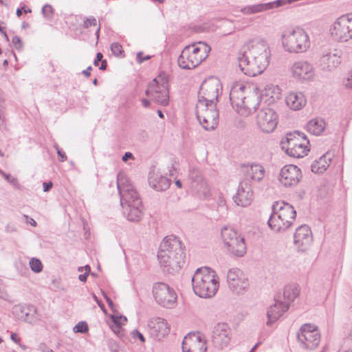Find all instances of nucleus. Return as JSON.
<instances>
[{"label":"nucleus","mask_w":352,"mask_h":352,"mask_svg":"<svg viewBox=\"0 0 352 352\" xmlns=\"http://www.w3.org/2000/svg\"><path fill=\"white\" fill-rule=\"evenodd\" d=\"M3 177L5 178V179L8 182L10 181V178H11L12 176H11V175H9V174H7V173H6L5 175H3Z\"/></svg>","instance_id":"nucleus-58"},{"label":"nucleus","mask_w":352,"mask_h":352,"mask_svg":"<svg viewBox=\"0 0 352 352\" xmlns=\"http://www.w3.org/2000/svg\"><path fill=\"white\" fill-rule=\"evenodd\" d=\"M117 188L120 197L121 206L142 205L141 198L129 178L122 173L117 175Z\"/></svg>","instance_id":"nucleus-10"},{"label":"nucleus","mask_w":352,"mask_h":352,"mask_svg":"<svg viewBox=\"0 0 352 352\" xmlns=\"http://www.w3.org/2000/svg\"><path fill=\"white\" fill-rule=\"evenodd\" d=\"M91 66H89L86 69L82 71V74L86 77H89L91 75Z\"/></svg>","instance_id":"nucleus-53"},{"label":"nucleus","mask_w":352,"mask_h":352,"mask_svg":"<svg viewBox=\"0 0 352 352\" xmlns=\"http://www.w3.org/2000/svg\"><path fill=\"white\" fill-rule=\"evenodd\" d=\"M97 25L96 19L94 16L85 17L82 24V28L87 29L91 26H96Z\"/></svg>","instance_id":"nucleus-38"},{"label":"nucleus","mask_w":352,"mask_h":352,"mask_svg":"<svg viewBox=\"0 0 352 352\" xmlns=\"http://www.w3.org/2000/svg\"><path fill=\"white\" fill-rule=\"evenodd\" d=\"M296 217V210L292 205L284 201H276L272 206V213L267 224L275 232L285 231L292 226Z\"/></svg>","instance_id":"nucleus-5"},{"label":"nucleus","mask_w":352,"mask_h":352,"mask_svg":"<svg viewBox=\"0 0 352 352\" xmlns=\"http://www.w3.org/2000/svg\"><path fill=\"white\" fill-rule=\"evenodd\" d=\"M270 50L267 42L254 38L246 43L237 58L241 70L247 76L261 74L270 63Z\"/></svg>","instance_id":"nucleus-1"},{"label":"nucleus","mask_w":352,"mask_h":352,"mask_svg":"<svg viewBox=\"0 0 352 352\" xmlns=\"http://www.w3.org/2000/svg\"><path fill=\"white\" fill-rule=\"evenodd\" d=\"M145 94L156 103L166 106L169 100L168 80L162 76L154 78L149 83Z\"/></svg>","instance_id":"nucleus-13"},{"label":"nucleus","mask_w":352,"mask_h":352,"mask_svg":"<svg viewBox=\"0 0 352 352\" xmlns=\"http://www.w3.org/2000/svg\"><path fill=\"white\" fill-rule=\"evenodd\" d=\"M122 206L124 209V213L129 221L138 222L142 219V205L130 204Z\"/></svg>","instance_id":"nucleus-31"},{"label":"nucleus","mask_w":352,"mask_h":352,"mask_svg":"<svg viewBox=\"0 0 352 352\" xmlns=\"http://www.w3.org/2000/svg\"><path fill=\"white\" fill-rule=\"evenodd\" d=\"M302 179L300 169L295 165L284 166L278 175L279 182L285 186L289 187L297 185Z\"/></svg>","instance_id":"nucleus-21"},{"label":"nucleus","mask_w":352,"mask_h":352,"mask_svg":"<svg viewBox=\"0 0 352 352\" xmlns=\"http://www.w3.org/2000/svg\"><path fill=\"white\" fill-rule=\"evenodd\" d=\"M220 80L211 77L203 82L198 92V101L203 103H217L218 97L221 93Z\"/></svg>","instance_id":"nucleus-14"},{"label":"nucleus","mask_w":352,"mask_h":352,"mask_svg":"<svg viewBox=\"0 0 352 352\" xmlns=\"http://www.w3.org/2000/svg\"><path fill=\"white\" fill-rule=\"evenodd\" d=\"M85 270V272H88V274H89L90 272V270H91V268H90V266L88 265H86L85 267H84Z\"/></svg>","instance_id":"nucleus-64"},{"label":"nucleus","mask_w":352,"mask_h":352,"mask_svg":"<svg viewBox=\"0 0 352 352\" xmlns=\"http://www.w3.org/2000/svg\"><path fill=\"white\" fill-rule=\"evenodd\" d=\"M8 182L15 188L19 190L21 189V185L19 184L16 177H12Z\"/></svg>","instance_id":"nucleus-45"},{"label":"nucleus","mask_w":352,"mask_h":352,"mask_svg":"<svg viewBox=\"0 0 352 352\" xmlns=\"http://www.w3.org/2000/svg\"><path fill=\"white\" fill-rule=\"evenodd\" d=\"M341 61V56L336 53V50L333 52L324 50L320 56L319 66L322 70L332 71L339 66Z\"/></svg>","instance_id":"nucleus-27"},{"label":"nucleus","mask_w":352,"mask_h":352,"mask_svg":"<svg viewBox=\"0 0 352 352\" xmlns=\"http://www.w3.org/2000/svg\"><path fill=\"white\" fill-rule=\"evenodd\" d=\"M175 185H176L178 188H181L182 187V182H181V181H180V180H177V181L175 182Z\"/></svg>","instance_id":"nucleus-62"},{"label":"nucleus","mask_w":352,"mask_h":352,"mask_svg":"<svg viewBox=\"0 0 352 352\" xmlns=\"http://www.w3.org/2000/svg\"><path fill=\"white\" fill-rule=\"evenodd\" d=\"M107 60H102L101 65H100V67H99V69H100V70H105V69H106V68H107Z\"/></svg>","instance_id":"nucleus-57"},{"label":"nucleus","mask_w":352,"mask_h":352,"mask_svg":"<svg viewBox=\"0 0 352 352\" xmlns=\"http://www.w3.org/2000/svg\"><path fill=\"white\" fill-rule=\"evenodd\" d=\"M285 102L291 109L297 111L305 106L307 100L302 92H291L286 96Z\"/></svg>","instance_id":"nucleus-29"},{"label":"nucleus","mask_w":352,"mask_h":352,"mask_svg":"<svg viewBox=\"0 0 352 352\" xmlns=\"http://www.w3.org/2000/svg\"><path fill=\"white\" fill-rule=\"evenodd\" d=\"M183 352H206V340L199 332L189 333L182 342Z\"/></svg>","instance_id":"nucleus-20"},{"label":"nucleus","mask_w":352,"mask_h":352,"mask_svg":"<svg viewBox=\"0 0 352 352\" xmlns=\"http://www.w3.org/2000/svg\"><path fill=\"white\" fill-rule=\"evenodd\" d=\"M22 9L23 8H18L16 10V14L18 16H21L22 15Z\"/></svg>","instance_id":"nucleus-60"},{"label":"nucleus","mask_w":352,"mask_h":352,"mask_svg":"<svg viewBox=\"0 0 352 352\" xmlns=\"http://www.w3.org/2000/svg\"><path fill=\"white\" fill-rule=\"evenodd\" d=\"M115 325L112 327L113 330L116 333L118 329L120 328L121 322L118 320V318H113Z\"/></svg>","instance_id":"nucleus-51"},{"label":"nucleus","mask_w":352,"mask_h":352,"mask_svg":"<svg viewBox=\"0 0 352 352\" xmlns=\"http://www.w3.org/2000/svg\"><path fill=\"white\" fill-rule=\"evenodd\" d=\"M132 334H133V337H138L142 342H145V338H144L143 334L141 333L140 332H139L138 331H137V330L133 331Z\"/></svg>","instance_id":"nucleus-47"},{"label":"nucleus","mask_w":352,"mask_h":352,"mask_svg":"<svg viewBox=\"0 0 352 352\" xmlns=\"http://www.w3.org/2000/svg\"><path fill=\"white\" fill-rule=\"evenodd\" d=\"M43 191L47 192L52 188L53 184H52V182H44L43 184Z\"/></svg>","instance_id":"nucleus-50"},{"label":"nucleus","mask_w":352,"mask_h":352,"mask_svg":"<svg viewBox=\"0 0 352 352\" xmlns=\"http://www.w3.org/2000/svg\"><path fill=\"white\" fill-rule=\"evenodd\" d=\"M312 241V234L309 226L302 225L296 230L294 242L298 251L305 252L308 250Z\"/></svg>","instance_id":"nucleus-22"},{"label":"nucleus","mask_w":352,"mask_h":352,"mask_svg":"<svg viewBox=\"0 0 352 352\" xmlns=\"http://www.w3.org/2000/svg\"><path fill=\"white\" fill-rule=\"evenodd\" d=\"M54 10L52 6L49 4L45 5L42 8V14L47 19H51L53 15Z\"/></svg>","instance_id":"nucleus-41"},{"label":"nucleus","mask_w":352,"mask_h":352,"mask_svg":"<svg viewBox=\"0 0 352 352\" xmlns=\"http://www.w3.org/2000/svg\"><path fill=\"white\" fill-rule=\"evenodd\" d=\"M111 50L112 53L116 56H121L124 53L122 46L118 43H112L111 45Z\"/></svg>","instance_id":"nucleus-39"},{"label":"nucleus","mask_w":352,"mask_h":352,"mask_svg":"<svg viewBox=\"0 0 352 352\" xmlns=\"http://www.w3.org/2000/svg\"><path fill=\"white\" fill-rule=\"evenodd\" d=\"M54 147L56 149L57 154L59 157V160L62 162H65L67 159L65 153L59 148L58 144H55Z\"/></svg>","instance_id":"nucleus-43"},{"label":"nucleus","mask_w":352,"mask_h":352,"mask_svg":"<svg viewBox=\"0 0 352 352\" xmlns=\"http://www.w3.org/2000/svg\"><path fill=\"white\" fill-rule=\"evenodd\" d=\"M260 344V342H258L256 343L252 348V349L250 350V352H254V351L256 350V349L258 347V346Z\"/></svg>","instance_id":"nucleus-63"},{"label":"nucleus","mask_w":352,"mask_h":352,"mask_svg":"<svg viewBox=\"0 0 352 352\" xmlns=\"http://www.w3.org/2000/svg\"><path fill=\"white\" fill-rule=\"evenodd\" d=\"M153 293L156 302L161 306L170 308L176 302V293L166 283H155L153 287Z\"/></svg>","instance_id":"nucleus-17"},{"label":"nucleus","mask_w":352,"mask_h":352,"mask_svg":"<svg viewBox=\"0 0 352 352\" xmlns=\"http://www.w3.org/2000/svg\"><path fill=\"white\" fill-rule=\"evenodd\" d=\"M143 52H139L137 53L136 59L137 62L139 63H142L145 60H149L151 58V56H146L144 58H142Z\"/></svg>","instance_id":"nucleus-46"},{"label":"nucleus","mask_w":352,"mask_h":352,"mask_svg":"<svg viewBox=\"0 0 352 352\" xmlns=\"http://www.w3.org/2000/svg\"><path fill=\"white\" fill-rule=\"evenodd\" d=\"M343 83L346 87L352 89V71L348 74L347 77L344 80Z\"/></svg>","instance_id":"nucleus-44"},{"label":"nucleus","mask_w":352,"mask_h":352,"mask_svg":"<svg viewBox=\"0 0 352 352\" xmlns=\"http://www.w3.org/2000/svg\"><path fill=\"white\" fill-rule=\"evenodd\" d=\"M221 237L228 251L233 255L241 257L246 253L244 238L232 228L225 227L221 230Z\"/></svg>","instance_id":"nucleus-12"},{"label":"nucleus","mask_w":352,"mask_h":352,"mask_svg":"<svg viewBox=\"0 0 352 352\" xmlns=\"http://www.w3.org/2000/svg\"><path fill=\"white\" fill-rule=\"evenodd\" d=\"M226 278L229 289L236 294H243L250 287V282L247 276L239 268L230 269L228 271Z\"/></svg>","instance_id":"nucleus-16"},{"label":"nucleus","mask_w":352,"mask_h":352,"mask_svg":"<svg viewBox=\"0 0 352 352\" xmlns=\"http://www.w3.org/2000/svg\"><path fill=\"white\" fill-rule=\"evenodd\" d=\"M231 338V329L227 323L219 322L213 327L211 341L215 348L223 349L228 346Z\"/></svg>","instance_id":"nucleus-18"},{"label":"nucleus","mask_w":352,"mask_h":352,"mask_svg":"<svg viewBox=\"0 0 352 352\" xmlns=\"http://www.w3.org/2000/svg\"><path fill=\"white\" fill-rule=\"evenodd\" d=\"M133 157V155L130 152H126L122 157V160L123 162H126L129 159H132Z\"/></svg>","instance_id":"nucleus-52"},{"label":"nucleus","mask_w":352,"mask_h":352,"mask_svg":"<svg viewBox=\"0 0 352 352\" xmlns=\"http://www.w3.org/2000/svg\"><path fill=\"white\" fill-rule=\"evenodd\" d=\"M196 115L199 123L205 130H213L217 126L219 111L216 103L197 102Z\"/></svg>","instance_id":"nucleus-9"},{"label":"nucleus","mask_w":352,"mask_h":352,"mask_svg":"<svg viewBox=\"0 0 352 352\" xmlns=\"http://www.w3.org/2000/svg\"><path fill=\"white\" fill-rule=\"evenodd\" d=\"M305 142L309 144L306 135L299 131L289 133L286 135V142H282V148L285 149L287 154L294 157H302L307 154L309 149L307 148Z\"/></svg>","instance_id":"nucleus-11"},{"label":"nucleus","mask_w":352,"mask_h":352,"mask_svg":"<svg viewBox=\"0 0 352 352\" xmlns=\"http://www.w3.org/2000/svg\"><path fill=\"white\" fill-rule=\"evenodd\" d=\"M14 311L21 319L32 322L33 316L36 312V308L34 305L16 306Z\"/></svg>","instance_id":"nucleus-33"},{"label":"nucleus","mask_w":352,"mask_h":352,"mask_svg":"<svg viewBox=\"0 0 352 352\" xmlns=\"http://www.w3.org/2000/svg\"><path fill=\"white\" fill-rule=\"evenodd\" d=\"M116 318H118V320L120 322V320H122L124 322H126L127 320L126 318L124 316H120L119 318L116 317Z\"/></svg>","instance_id":"nucleus-59"},{"label":"nucleus","mask_w":352,"mask_h":352,"mask_svg":"<svg viewBox=\"0 0 352 352\" xmlns=\"http://www.w3.org/2000/svg\"><path fill=\"white\" fill-rule=\"evenodd\" d=\"M300 294V289L296 285H287L285 287L283 292V298L285 303H288L289 307L290 302H293Z\"/></svg>","instance_id":"nucleus-35"},{"label":"nucleus","mask_w":352,"mask_h":352,"mask_svg":"<svg viewBox=\"0 0 352 352\" xmlns=\"http://www.w3.org/2000/svg\"><path fill=\"white\" fill-rule=\"evenodd\" d=\"M88 325L85 322H79L74 327V331L76 333H86L88 331Z\"/></svg>","instance_id":"nucleus-40"},{"label":"nucleus","mask_w":352,"mask_h":352,"mask_svg":"<svg viewBox=\"0 0 352 352\" xmlns=\"http://www.w3.org/2000/svg\"><path fill=\"white\" fill-rule=\"evenodd\" d=\"M297 340L302 348L313 350L320 342V334L316 327L305 324L298 331Z\"/></svg>","instance_id":"nucleus-15"},{"label":"nucleus","mask_w":352,"mask_h":352,"mask_svg":"<svg viewBox=\"0 0 352 352\" xmlns=\"http://www.w3.org/2000/svg\"><path fill=\"white\" fill-rule=\"evenodd\" d=\"M88 272H85L83 274H80L78 279L82 282H85L88 276Z\"/></svg>","instance_id":"nucleus-55"},{"label":"nucleus","mask_w":352,"mask_h":352,"mask_svg":"<svg viewBox=\"0 0 352 352\" xmlns=\"http://www.w3.org/2000/svg\"><path fill=\"white\" fill-rule=\"evenodd\" d=\"M210 51V46L203 42L188 45L178 58V65L184 69H194L208 57Z\"/></svg>","instance_id":"nucleus-6"},{"label":"nucleus","mask_w":352,"mask_h":352,"mask_svg":"<svg viewBox=\"0 0 352 352\" xmlns=\"http://www.w3.org/2000/svg\"><path fill=\"white\" fill-rule=\"evenodd\" d=\"M331 161V157L330 155L326 153L312 163L311 171L316 174L323 173L329 166Z\"/></svg>","instance_id":"nucleus-32"},{"label":"nucleus","mask_w":352,"mask_h":352,"mask_svg":"<svg viewBox=\"0 0 352 352\" xmlns=\"http://www.w3.org/2000/svg\"><path fill=\"white\" fill-rule=\"evenodd\" d=\"M289 309L288 303L275 298L274 304L270 306L267 312V325L275 322Z\"/></svg>","instance_id":"nucleus-28"},{"label":"nucleus","mask_w":352,"mask_h":352,"mask_svg":"<svg viewBox=\"0 0 352 352\" xmlns=\"http://www.w3.org/2000/svg\"><path fill=\"white\" fill-rule=\"evenodd\" d=\"M142 106L145 108H147L149 107L150 105V100H148V99H146V98H143L142 99Z\"/></svg>","instance_id":"nucleus-56"},{"label":"nucleus","mask_w":352,"mask_h":352,"mask_svg":"<svg viewBox=\"0 0 352 352\" xmlns=\"http://www.w3.org/2000/svg\"><path fill=\"white\" fill-rule=\"evenodd\" d=\"M293 76L299 80H310L314 76V68L307 61L299 60L294 63L292 67Z\"/></svg>","instance_id":"nucleus-25"},{"label":"nucleus","mask_w":352,"mask_h":352,"mask_svg":"<svg viewBox=\"0 0 352 352\" xmlns=\"http://www.w3.org/2000/svg\"><path fill=\"white\" fill-rule=\"evenodd\" d=\"M30 224L32 226H36V222L34 219L30 218Z\"/></svg>","instance_id":"nucleus-61"},{"label":"nucleus","mask_w":352,"mask_h":352,"mask_svg":"<svg viewBox=\"0 0 352 352\" xmlns=\"http://www.w3.org/2000/svg\"><path fill=\"white\" fill-rule=\"evenodd\" d=\"M256 124L262 131L272 132L278 124V115L271 108H262L256 115Z\"/></svg>","instance_id":"nucleus-19"},{"label":"nucleus","mask_w":352,"mask_h":352,"mask_svg":"<svg viewBox=\"0 0 352 352\" xmlns=\"http://www.w3.org/2000/svg\"><path fill=\"white\" fill-rule=\"evenodd\" d=\"M102 58H103V55L102 54V53L98 52L96 54V58L94 60V65L95 66L98 65L99 62H100V61L102 62Z\"/></svg>","instance_id":"nucleus-48"},{"label":"nucleus","mask_w":352,"mask_h":352,"mask_svg":"<svg viewBox=\"0 0 352 352\" xmlns=\"http://www.w3.org/2000/svg\"><path fill=\"white\" fill-rule=\"evenodd\" d=\"M244 177L242 181H246L253 184L261 182L265 175V170L263 166L258 164L243 165Z\"/></svg>","instance_id":"nucleus-24"},{"label":"nucleus","mask_w":352,"mask_h":352,"mask_svg":"<svg viewBox=\"0 0 352 352\" xmlns=\"http://www.w3.org/2000/svg\"><path fill=\"white\" fill-rule=\"evenodd\" d=\"M149 186L156 191H164L170 185V179L162 175L155 173L150 174L148 177Z\"/></svg>","instance_id":"nucleus-30"},{"label":"nucleus","mask_w":352,"mask_h":352,"mask_svg":"<svg viewBox=\"0 0 352 352\" xmlns=\"http://www.w3.org/2000/svg\"><path fill=\"white\" fill-rule=\"evenodd\" d=\"M29 264L31 270L36 273H39L43 270V264L38 258H31Z\"/></svg>","instance_id":"nucleus-36"},{"label":"nucleus","mask_w":352,"mask_h":352,"mask_svg":"<svg viewBox=\"0 0 352 352\" xmlns=\"http://www.w3.org/2000/svg\"><path fill=\"white\" fill-rule=\"evenodd\" d=\"M282 45L289 53H302L310 47L308 34L302 28L288 29L281 36Z\"/></svg>","instance_id":"nucleus-7"},{"label":"nucleus","mask_w":352,"mask_h":352,"mask_svg":"<svg viewBox=\"0 0 352 352\" xmlns=\"http://www.w3.org/2000/svg\"><path fill=\"white\" fill-rule=\"evenodd\" d=\"M329 34L336 42L345 43L352 39V14H344L330 25Z\"/></svg>","instance_id":"nucleus-8"},{"label":"nucleus","mask_w":352,"mask_h":352,"mask_svg":"<svg viewBox=\"0 0 352 352\" xmlns=\"http://www.w3.org/2000/svg\"><path fill=\"white\" fill-rule=\"evenodd\" d=\"M325 122L322 118H314L307 124V130L314 135H320L325 129Z\"/></svg>","instance_id":"nucleus-34"},{"label":"nucleus","mask_w":352,"mask_h":352,"mask_svg":"<svg viewBox=\"0 0 352 352\" xmlns=\"http://www.w3.org/2000/svg\"><path fill=\"white\" fill-rule=\"evenodd\" d=\"M148 331L151 336L155 339L161 340L166 336L170 329L166 321L160 317L150 319L148 323Z\"/></svg>","instance_id":"nucleus-26"},{"label":"nucleus","mask_w":352,"mask_h":352,"mask_svg":"<svg viewBox=\"0 0 352 352\" xmlns=\"http://www.w3.org/2000/svg\"><path fill=\"white\" fill-rule=\"evenodd\" d=\"M103 296L105 298L106 301L107 302L109 307H112L113 305V301L111 300V298L104 292H102Z\"/></svg>","instance_id":"nucleus-54"},{"label":"nucleus","mask_w":352,"mask_h":352,"mask_svg":"<svg viewBox=\"0 0 352 352\" xmlns=\"http://www.w3.org/2000/svg\"><path fill=\"white\" fill-rule=\"evenodd\" d=\"M157 257L164 271L177 272L185 264V247L175 236H167L160 244Z\"/></svg>","instance_id":"nucleus-2"},{"label":"nucleus","mask_w":352,"mask_h":352,"mask_svg":"<svg viewBox=\"0 0 352 352\" xmlns=\"http://www.w3.org/2000/svg\"><path fill=\"white\" fill-rule=\"evenodd\" d=\"M254 194L252 189V184L246 181H241L238 190L233 197L234 203L241 207L250 206L253 201Z\"/></svg>","instance_id":"nucleus-23"},{"label":"nucleus","mask_w":352,"mask_h":352,"mask_svg":"<svg viewBox=\"0 0 352 352\" xmlns=\"http://www.w3.org/2000/svg\"><path fill=\"white\" fill-rule=\"evenodd\" d=\"M230 100L236 111L243 116H248L257 108L258 96L252 93L250 87L243 82H235L230 92Z\"/></svg>","instance_id":"nucleus-3"},{"label":"nucleus","mask_w":352,"mask_h":352,"mask_svg":"<svg viewBox=\"0 0 352 352\" xmlns=\"http://www.w3.org/2000/svg\"><path fill=\"white\" fill-rule=\"evenodd\" d=\"M6 231L7 232H16V228L12 223H8L6 227Z\"/></svg>","instance_id":"nucleus-49"},{"label":"nucleus","mask_w":352,"mask_h":352,"mask_svg":"<svg viewBox=\"0 0 352 352\" xmlns=\"http://www.w3.org/2000/svg\"><path fill=\"white\" fill-rule=\"evenodd\" d=\"M12 43L14 46V47L19 50H21L22 47H23V43H22V41L21 40V38L18 36H14L13 38H12Z\"/></svg>","instance_id":"nucleus-42"},{"label":"nucleus","mask_w":352,"mask_h":352,"mask_svg":"<svg viewBox=\"0 0 352 352\" xmlns=\"http://www.w3.org/2000/svg\"><path fill=\"white\" fill-rule=\"evenodd\" d=\"M189 176L194 183H204L202 177L198 170H192L190 172ZM201 186L203 184H201Z\"/></svg>","instance_id":"nucleus-37"},{"label":"nucleus","mask_w":352,"mask_h":352,"mask_svg":"<svg viewBox=\"0 0 352 352\" xmlns=\"http://www.w3.org/2000/svg\"><path fill=\"white\" fill-rule=\"evenodd\" d=\"M192 289L201 298H211L217 293L219 283L216 272L209 267L198 268L192 277Z\"/></svg>","instance_id":"nucleus-4"}]
</instances>
